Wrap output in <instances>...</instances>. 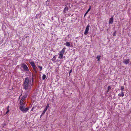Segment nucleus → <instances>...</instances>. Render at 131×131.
<instances>
[{"instance_id": "b1692460", "label": "nucleus", "mask_w": 131, "mask_h": 131, "mask_svg": "<svg viewBox=\"0 0 131 131\" xmlns=\"http://www.w3.org/2000/svg\"><path fill=\"white\" fill-rule=\"evenodd\" d=\"M55 58H55V56H54L52 59L53 61H54L55 60Z\"/></svg>"}, {"instance_id": "7c9ffc66", "label": "nucleus", "mask_w": 131, "mask_h": 131, "mask_svg": "<svg viewBox=\"0 0 131 131\" xmlns=\"http://www.w3.org/2000/svg\"><path fill=\"white\" fill-rule=\"evenodd\" d=\"M47 109L46 108H45V109L44 110L45 111H47Z\"/></svg>"}, {"instance_id": "20e7f679", "label": "nucleus", "mask_w": 131, "mask_h": 131, "mask_svg": "<svg viewBox=\"0 0 131 131\" xmlns=\"http://www.w3.org/2000/svg\"><path fill=\"white\" fill-rule=\"evenodd\" d=\"M90 27V26L88 24V25H87V26L86 27V28L85 29V31L84 32V34L85 35H86L88 34Z\"/></svg>"}, {"instance_id": "473e14b6", "label": "nucleus", "mask_w": 131, "mask_h": 131, "mask_svg": "<svg viewBox=\"0 0 131 131\" xmlns=\"http://www.w3.org/2000/svg\"><path fill=\"white\" fill-rule=\"evenodd\" d=\"M48 1H47L46 2H47Z\"/></svg>"}, {"instance_id": "7ed1b4c3", "label": "nucleus", "mask_w": 131, "mask_h": 131, "mask_svg": "<svg viewBox=\"0 0 131 131\" xmlns=\"http://www.w3.org/2000/svg\"><path fill=\"white\" fill-rule=\"evenodd\" d=\"M21 67L25 71H28L29 70V69L27 65L24 63H23L22 64Z\"/></svg>"}, {"instance_id": "f03ea898", "label": "nucleus", "mask_w": 131, "mask_h": 131, "mask_svg": "<svg viewBox=\"0 0 131 131\" xmlns=\"http://www.w3.org/2000/svg\"><path fill=\"white\" fill-rule=\"evenodd\" d=\"M25 103H24V104H20L21 106L20 108V109L21 111L24 113L26 112L29 109L28 107L25 108Z\"/></svg>"}, {"instance_id": "c85d7f7f", "label": "nucleus", "mask_w": 131, "mask_h": 131, "mask_svg": "<svg viewBox=\"0 0 131 131\" xmlns=\"http://www.w3.org/2000/svg\"><path fill=\"white\" fill-rule=\"evenodd\" d=\"M9 106H7V109H9Z\"/></svg>"}, {"instance_id": "9b49d317", "label": "nucleus", "mask_w": 131, "mask_h": 131, "mask_svg": "<svg viewBox=\"0 0 131 131\" xmlns=\"http://www.w3.org/2000/svg\"><path fill=\"white\" fill-rule=\"evenodd\" d=\"M68 7L66 6L64 9L63 10V12L64 13H66V12L68 10Z\"/></svg>"}, {"instance_id": "aec40b11", "label": "nucleus", "mask_w": 131, "mask_h": 131, "mask_svg": "<svg viewBox=\"0 0 131 131\" xmlns=\"http://www.w3.org/2000/svg\"><path fill=\"white\" fill-rule=\"evenodd\" d=\"M38 67L40 68V71H41L42 69V67L41 66H38Z\"/></svg>"}, {"instance_id": "9d476101", "label": "nucleus", "mask_w": 131, "mask_h": 131, "mask_svg": "<svg viewBox=\"0 0 131 131\" xmlns=\"http://www.w3.org/2000/svg\"><path fill=\"white\" fill-rule=\"evenodd\" d=\"M67 46L70 47V42H67L66 43L65 45Z\"/></svg>"}, {"instance_id": "ddd939ff", "label": "nucleus", "mask_w": 131, "mask_h": 131, "mask_svg": "<svg viewBox=\"0 0 131 131\" xmlns=\"http://www.w3.org/2000/svg\"><path fill=\"white\" fill-rule=\"evenodd\" d=\"M32 67L33 68V69H34V70L35 71V72L36 73L37 71V70L36 69V66H35Z\"/></svg>"}, {"instance_id": "5701e85b", "label": "nucleus", "mask_w": 131, "mask_h": 131, "mask_svg": "<svg viewBox=\"0 0 131 131\" xmlns=\"http://www.w3.org/2000/svg\"><path fill=\"white\" fill-rule=\"evenodd\" d=\"M7 111L6 112V114H7L9 111V109H7Z\"/></svg>"}, {"instance_id": "4be33fe9", "label": "nucleus", "mask_w": 131, "mask_h": 131, "mask_svg": "<svg viewBox=\"0 0 131 131\" xmlns=\"http://www.w3.org/2000/svg\"><path fill=\"white\" fill-rule=\"evenodd\" d=\"M46 111L44 110V111L43 112L42 114L41 115V116L42 115H43L45 114Z\"/></svg>"}, {"instance_id": "6e6552de", "label": "nucleus", "mask_w": 131, "mask_h": 131, "mask_svg": "<svg viewBox=\"0 0 131 131\" xmlns=\"http://www.w3.org/2000/svg\"><path fill=\"white\" fill-rule=\"evenodd\" d=\"M118 95L120 97H123L124 95V93L122 91L120 93H119L118 94Z\"/></svg>"}, {"instance_id": "0eeeda50", "label": "nucleus", "mask_w": 131, "mask_h": 131, "mask_svg": "<svg viewBox=\"0 0 131 131\" xmlns=\"http://www.w3.org/2000/svg\"><path fill=\"white\" fill-rule=\"evenodd\" d=\"M63 53H62L61 52H60L59 56V58H60L61 59H62L63 57Z\"/></svg>"}, {"instance_id": "f3484780", "label": "nucleus", "mask_w": 131, "mask_h": 131, "mask_svg": "<svg viewBox=\"0 0 131 131\" xmlns=\"http://www.w3.org/2000/svg\"><path fill=\"white\" fill-rule=\"evenodd\" d=\"M66 49V48L65 47H64L63 48V49H62V50L60 52H62V53H64L65 52V49Z\"/></svg>"}, {"instance_id": "39448f33", "label": "nucleus", "mask_w": 131, "mask_h": 131, "mask_svg": "<svg viewBox=\"0 0 131 131\" xmlns=\"http://www.w3.org/2000/svg\"><path fill=\"white\" fill-rule=\"evenodd\" d=\"M130 60L129 59H124L123 62L126 64H128L129 63Z\"/></svg>"}, {"instance_id": "393cba45", "label": "nucleus", "mask_w": 131, "mask_h": 131, "mask_svg": "<svg viewBox=\"0 0 131 131\" xmlns=\"http://www.w3.org/2000/svg\"><path fill=\"white\" fill-rule=\"evenodd\" d=\"M49 107V104H48L46 106V107L47 108H48Z\"/></svg>"}, {"instance_id": "dca6fc26", "label": "nucleus", "mask_w": 131, "mask_h": 131, "mask_svg": "<svg viewBox=\"0 0 131 131\" xmlns=\"http://www.w3.org/2000/svg\"><path fill=\"white\" fill-rule=\"evenodd\" d=\"M66 49V48L65 47H64L63 48V49H62V50L60 52H62V53H64L65 52V49Z\"/></svg>"}, {"instance_id": "a878e982", "label": "nucleus", "mask_w": 131, "mask_h": 131, "mask_svg": "<svg viewBox=\"0 0 131 131\" xmlns=\"http://www.w3.org/2000/svg\"><path fill=\"white\" fill-rule=\"evenodd\" d=\"M116 32H114L113 34V36H114L116 35Z\"/></svg>"}, {"instance_id": "412c9836", "label": "nucleus", "mask_w": 131, "mask_h": 131, "mask_svg": "<svg viewBox=\"0 0 131 131\" xmlns=\"http://www.w3.org/2000/svg\"><path fill=\"white\" fill-rule=\"evenodd\" d=\"M111 88L110 86H109L108 88V90L107 91V92L109 91V90H110Z\"/></svg>"}, {"instance_id": "2f4dec72", "label": "nucleus", "mask_w": 131, "mask_h": 131, "mask_svg": "<svg viewBox=\"0 0 131 131\" xmlns=\"http://www.w3.org/2000/svg\"><path fill=\"white\" fill-rule=\"evenodd\" d=\"M46 108L47 110V109L48 108H47V107H46V108Z\"/></svg>"}, {"instance_id": "a211bd4d", "label": "nucleus", "mask_w": 131, "mask_h": 131, "mask_svg": "<svg viewBox=\"0 0 131 131\" xmlns=\"http://www.w3.org/2000/svg\"><path fill=\"white\" fill-rule=\"evenodd\" d=\"M46 78V76L45 74H43L42 77V79L43 80H44Z\"/></svg>"}, {"instance_id": "6ab92c4d", "label": "nucleus", "mask_w": 131, "mask_h": 131, "mask_svg": "<svg viewBox=\"0 0 131 131\" xmlns=\"http://www.w3.org/2000/svg\"><path fill=\"white\" fill-rule=\"evenodd\" d=\"M121 90L122 91H123L124 90V86H121Z\"/></svg>"}, {"instance_id": "bb28decb", "label": "nucleus", "mask_w": 131, "mask_h": 131, "mask_svg": "<svg viewBox=\"0 0 131 131\" xmlns=\"http://www.w3.org/2000/svg\"><path fill=\"white\" fill-rule=\"evenodd\" d=\"M91 9V7H90L89 8V9H88V11H89Z\"/></svg>"}, {"instance_id": "2eb2a0df", "label": "nucleus", "mask_w": 131, "mask_h": 131, "mask_svg": "<svg viewBox=\"0 0 131 131\" xmlns=\"http://www.w3.org/2000/svg\"><path fill=\"white\" fill-rule=\"evenodd\" d=\"M101 57V56L100 55L97 56V57H96V58H97V61H100Z\"/></svg>"}, {"instance_id": "423d86ee", "label": "nucleus", "mask_w": 131, "mask_h": 131, "mask_svg": "<svg viewBox=\"0 0 131 131\" xmlns=\"http://www.w3.org/2000/svg\"><path fill=\"white\" fill-rule=\"evenodd\" d=\"M113 22V17L110 18L108 23L109 24H112Z\"/></svg>"}, {"instance_id": "4468645a", "label": "nucleus", "mask_w": 131, "mask_h": 131, "mask_svg": "<svg viewBox=\"0 0 131 131\" xmlns=\"http://www.w3.org/2000/svg\"><path fill=\"white\" fill-rule=\"evenodd\" d=\"M24 100H24L23 99H21L20 101V104H24V103H23V102Z\"/></svg>"}, {"instance_id": "f257e3e1", "label": "nucleus", "mask_w": 131, "mask_h": 131, "mask_svg": "<svg viewBox=\"0 0 131 131\" xmlns=\"http://www.w3.org/2000/svg\"><path fill=\"white\" fill-rule=\"evenodd\" d=\"M32 82L31 79L28 77L25 78L23 83V88L25 90H30L31 89Z\"/></svg>"}, {"instance_id": "f8f14e48", "label": "nucleus", "mask_w": 131, "mask_h": 131, "mask_svg": "<svg viewBox=\"0 0 131 131\" xmlns=\"http://www.w3.org/2000/svg\"><path fill=\"white\" fill-rule=\"evenodd\" d=\"M27 94H25L24 96H23V97L22 99H23L25 100V99L27 97Z\"/></svg>"}, {"instance_id": "1a4fd4ad", "label": "nucleus", "mask_w": 131, "mask_h": 131, "mask_svg": "<svg viewBox=\"0 0 131 131\" xmlns=\"http://www.w3.org/2000/svg\"><path fill=\"white\" fill-rule=\"evenodd\" d=\"M29 63L31 65L32 67H33L35 66V63L33 61H30L29 62Z\"/></svg>"}, {"instance_id": "72a5a7b5", "label": "nucleus", "mask_w": 131, "mask_h": 131, "mask_svg": "<svg viewBox=\"0 0 131 131\" xmlns=\"http://www.w3.org/2000/svg\"><path fill=\"white\" fill-rule=\"evenodd\" d=\"M86 14H85L84 15V16H85L86 15Z\"/></svg>"}, {"instance_id": "cd10ccee", "label": "nucleus", "mask_w": 131, "mask_h": 131, "mask_svg": "<svg viewBox=\"0 0 131 131\" xmlns=\"http://www.w3.org/2000/svg\"><path fill=\"white\" fill-rule=\"evenodd\" d=\"M72 71V70H70V72H69V74H70V73H71V72Z\"/></svg>"}, {"instance_id": "c756f323", "label": "nucleus", "mask_w": 131, "mask_h": 131, "mask_svg": "<svg viewBox=\"0 0 131 131\" xmlns=\"http://www.w3.org/2000/svg\"><path fill=\"white\" fill-rule=\"evenodd\" d=\"M89 11H88L87 10L86 12V13H85V14H87V13H88V12H89Z\"/></svg>"}]
</instances>
